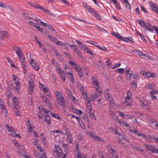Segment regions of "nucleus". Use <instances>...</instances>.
Masks as SVG:
<instances>
[{"instance_id": "obj_1", "label": "nucleus", "mask_w": 158, "mask_h": 158, "mask_svg": "<svg viewBox=\"0 0 158 158\" xmlns=\"http://www.w3.org/2000/svg\"><path fill=\"white\" fill-rule=\"evenodd\" d=\"M55 147L54 153H57L58 156L61 157L62 158H65L67 156L66 155L62 152V149L59 146L56 145H55Z\"/></svg>"}, {"instance_id": "obj_2", "label": "nucleus", "mask_w": 158, "mask_h": 158, "mask_svg": "<svg viewBox=\"0 0 158 158\" xmlns=\"http://www.w3.org/2000/svg\"><path fill=\"white\" fill-rule=\"evenodd\" d=\"M56 101L58 104L60 106H62L63 108L66 107V105L65 103L64 98L62 97V98L59 99H56Z\"/></svg>"}, {"instance_id": "obj_3", "label": "nucleus", "mask_w": 158, "mask_h": 158, "mask_svg": "<svg viewBox=\"0 0 158 158\" xmlns=\"http://www.w3.org/2000/svg\"><path fill=\"white\" fill-rule=\"evenodd\" d=\"M29 94H31L34 90V84L32 80L29 81Z\"/></svg>"}, {"instance_id": "obj_4", "label": "nucleus", "mask_w": 158, "mask_h": 158, "mask_svg": "<svg viewBox=\"0 0 158 158\" xmlns=\"http://www.w3.org/2000/svg\"><path fill=\"white\" fill-rule=\"evenodd\" d=\"M30 63L35 70L37 71L39 70V67L38 66V64H36V62L33 59L30 60Z\"/></svg>"}, {"instance_id": "obj_5", "label": "nucleus", "mask_w": 158, "mask_h": 158, "mask_svg": "<svg viewBox=\"0 0 158 158\" xmlns=\"http://www.w3.org/2000/svg\"><path fill=\"white\" fill-rule=\"evenodd\" d=\"M9 35L8 32L5 31H0V39L2 40L4 37L8 38Z\"/></svg>"}, {"instance_id": "obj_6", "label": "nucleus", "mask_w": 158, "mask_h": 158, "mask_svg": "<svg viewBox=\"0 0 158 158\" xmlns=\"http://www.w3.org/2000/svg\"><path fill=\"white\" fill-rule=\"evenodd\" d=\"M150 6L152 10L158 15V6L156 4L151 2H149Z\"/></svg>"}, {"instance_id": "obj_7", "label": "nucleus", "mask_w": 158, "mask_h": 158, "mask_svg": "<svg viewBox=\"0 0 158 158\" xmlns=\"http://www.w3.org/2000/svg\"><path fill=\"white\" fill-rule=\"evenodd\" d=\"M87 109L89 110V113L90 117L93 119H96V118L94 115V110H93L92 108H88Z\"/></svg>"}, {"instance_id": "obj_8", "label": "nucleus", "mask_w": 158, "mask_h": 158, "mask_svg": "<svg viewBox=\"0 0 158 158\" xmlns=\"http://www.w3.org/2000/svg\"><path fill=\"white\" fill-rule=\"evenodd\" d=\"M145 28L147 30L149 31L150 32H153L154 31V27L153 26H152L151 24L149 23H147Z\"/></svg>"}, {"instance_id": "obj_9", "label": "nucleus", "mask_w": 158, "mask_h": 158, "mask_svg": "<svg viewBox=\"0 0 158 158\" xmlns=\"http://www.w3.org/2000/svg\"><path fill=\"white\" fill-rule=\"evenodd\" d=\"M17 55H18V57H19V59L21 62H23L25 61L26 60L23 53L21 51V53L19 52V53Z\"/></svg>"}, {"instance_id": "obj_10", "label": "nucleus", "mask_w": 158, "mask_h": 158, "mask_svg": "<svg viewBox=\"0 0 158 158\" xmlns=\"http://www.w3.org/2000/svg\"><path fill=\"white\" fill-rule=\"evenodd\" d=\"M43 110L44 111V113H45L44 117L50 116V114H52V112L49 110H47L44 108H42Z\"/></svg>"}, {"instance_id": "obj_11", "label": "nucleus", "mask_w": 158, "mask_h": 158, "mask_svg": "<svg viewBox=\"0 0 158 158\" xmlns=\"http://www.w3.org/2000/svg\"><path fill=\"white\" fill-rule=\"evenodd\" d=\"M107 95H108V99L110 104V107L111 106H113L114 105L113 99L108 94H107Z\"/></svg>"}, {"instance_id": "obj_12", "label": "nucleus", "mask_w": 158, "mask_h": 158, "mask_svg": "<svg viewBox=\"0 0 158 158\" xmlns=\"http://www.w3.org/2000/svg\"><path fill=\"white\" fill-rule=\"evenodd\" d=\"M56 99H59L62 98V97H63L62 95V94L61 92H59L58 91H56Z\"/></svg>"}, {"instance_id": "obj_13", "label": "nucleus", "mask_w": 158, "mask_h": 158, "mask_svg": "<svg viewBox=\"0 0 158 158\" xmlns=\"http://www.w3.org/2000/svg\"><path fill=\"white\" fill-rule=\"evenodd\" d=\"M146 148V149H148V150L152 151V152L153 151V150L155 149V147L154 146H152L150 145H148V144H144Z\"/></svg>"}, {"instance_id": "obj_14", "label": "nucleus", "mask_w": 158, "mask_h": 158, "mask_svg": "<svg viewBox=\"0 0 158 158\" xmlns=\"http://www.w3.org/2000/svg\"><path fill=\"white\" fill-rule=\"evenodd\" d=\"M79 88L82 95H85L86 94V93L84 90V89L83 88L82 85H80L79 86Z\"/></svg>"}, {"instance_id": "obj_15", "label": "nucleus", "mask_w": 158, "mask_h": 158, "mask_svg": "<svg viewBox=\"0 0 158 158\" xmlns=\"http://www.w3.org/2000/svg\"><path fill=\"white\" fill-rule=\"evenodd\" d=\"M13 49L16 51L17 54H18L19 52L21 53V48L19 47H17V46L13 47Z\"/></svg>"}, {"instance_id": "obj_16", "label": "nucleus", "mask_w": 158, "mask_h": 158, "mask_svg": "<svg viewBox=\"0 0 158 158\" xmlns=\"http://www.w3.org/2000/svg\"><path fill=\"white\" fill-rule=\"evenodd\" d=\"M138 23H139V24H140L141 26L145 28L146 25V23L142 19L138 20Z\"/></svg>"}, {"instance_id": "obj_17", "label": "nucleus", "mask_w": 158, "mask_h": 158, "mask_svg": "<svg viewBox=\"0 0 158 158\" xmlns=\"http://www.w3.org/2000/svg\"><path fill=\"white\" fill-rule=\"evenodd\" d=\"M150 124L153 126L155 127L158 126V123L156 122L155 119H152L150 122Z\"/></svg>"}, {"instance_id": "obj_18", "label": "nucleus", "mask_w": 158, "mask_h": 158, "mask_svg": "<svg viewBox=\"0 0 158 158\" xmlns=\"http://www.w3.org/2000/svg\"><path fill=\"white\" fill-rule=\"evenodd\" d=\"M22 15L23 18L29 20L30 19H31V17L29 16L28 14L26 13H22Z\"/></svg>"}, {"instance_id": "obj_19", "label": "nucleus", "mask_w": 158, "mask_h": 158, "mask_svg": "<svg viewBox=\"0 0 158 158\" xmlns=\"http://www.w3.org/2000/svg\"><path fill=\"white\" fill-rule=\"evenodd\" d=\"M146 102V101H145V102H143V103H141V106L142 108L144 109H148V105L145 103V102Z\"/></svg>"}, {"instance_id": "obj_20", "label": "nucleus", "mask_w": 158, "mask_h": 158, "mask_svg": "<svg viewBox=\"0 0 158 158\" xmlns=\"http://www.w3.org/2000/svg\"><path fill=\"white\" fill-rule=\"evenodd\" d=\"M63 147L64 148V151L66 153L69 152V147L67 144L64 143L63 145Z\"/></svg>"}, {"instance_id": "obj_21", "label": "nucleus", "mask_w": 158, "mask_h": 158, "mask_svg": "<svg viewBox=\"0 0 158 158\" xmlns=\"http://www.w3.org/2000/svg\"><path fill=\"white\" fill-rule=\"evenodd\" d=\"M110 150L112 151L111 153L114 158L118 156L117 153L115 152L114 150L112 148H111Z\"/></svg>"}, {"instance_id": "obj_22", "label": "nucleus", "mask_w": 158, "mask_h": 158, "mask_svg": "<svg viewBox=\"0 0 158 158\" xmlns=\"http://www.w3.org/2000/svg\"><path fill=\"white\" fill-rule=\"evenodd\" d=\"M50 116L44 117V121L48 125H49L50 123Z\"/></svg>"}, {"instance_id": "obj_23", "label": "nucleus", "mask_w": 158, "mask_h": 158, "mask_svg": "<svg viewBox=\"0 0 158 158\" xmlns=\"http://www.w3.org/2000/svg\"><path fill=\"white\" fill-rule=\"evenodd\" d=\"M72 110L74 113L77 114H80L82 113V112L80 110H78L76 109L72 108Z\"/></svg>"}, {"instance_id": "obj_24", "label": "nucleus", "mask_w": 158, "mask_h": 158, "mask_svg": "<svg viewBox=\"0 0 158 158\" xmlns=\"http://www.w3.org/2000/svg\"><path fill=\"white\" fill-rule=\"evenodd\" d=\"M93 15L97 19L99 20L101 19V16L98 13L95 12V13Z\"/></svg>"}, {"instance_id": "obj_25", "label": "nucleus", "mask_w": 158, "mask_h": 158, "mask_svg": "<svg viewBox=\"0 0 158 158\" xmlns=\"http://www.w3.org/2000/svg\"><path fill=\"white\" fill-rule=\"evenodd\" d=\"M67 139L69 143H72V137L71 135L69 134L67 135Z\"/></svg>"}, {"instance_id": "obj_26", "label": "nucleus", "mask_w": 158, "mask_h": 158, "mask_svg": "<svg viewBox=\"0 0 158 158\" xmlns=\"http://www.w3.org/2000/svg\"><path fill=\"white\" fill-rule=\"evenodd\" d=\"M131 85L134 89H136L137 86V82L135 81H134L131 82Z\"/></svg>"}, {"instance_id": "obj_27", "label": "nucleus", "mask_w": 158, "mask_h": 158, "mask_svg": "<svg viewBox=\"0 0 158 158\" xmlns=\"http://www.w3.org/2000/svg\"><path fill=\"white\" fill-rule=\"evenodd\" d=\"M93 138L94 139H96L97 140L99 141L100 142H104V140L100 137L94 135L93 136Z\"/></svg>"}, {"instance_id": "obj_28", "label": "nucleus", "mask_w": 158, "mask_h": 158, "mask_svg": "<svg viewBox=\"0 0 158 158\" xmlns=\"http://www.w3.org/2000/svg\"><path fill=\"white\" fill-rule=\"evenodd\" d=\"M21 63L24 69V73H25L27 71V70L26 69L27 67V66L26 65V63L25 61Z\"/></svg>"}, {"instance_id": "obj_29", "label": "nucleus", "mask_w": 158, "mask_h": 158, "mask_svg": "<svg viewBox=\"0 0 158 158\" xmlns=\"http://www.w3.org/2000/svg\"><path fill=\"white\" fill-rule=\"evenodd\" d=\"M86 10L93 15L95 13V12L93 10L92 8L90 7L89 6Z\"/></svg>"}, {"instance_id": "obj_30", "label": "nucleus", "mask_w": 158, "mask_h": 158, "mask_svg": "<svg viewBox=\"0 0 158 158\" xmlns=\"http://www.w3.org/2000/svg\"><path fill=\"white\" fill-rule=\"evenodd\" d=\"M76 71L78 73V75L80 77H81L83 76V72L81 69V68L80 69H79L78 70H77Z\"/></svg>"}, {"instance_id": "obj_31", "label": "nucleus", "mask_w": 158, "mask_h": 158, "mask_svg": "<svg viewBox=\"0 0 158 158\" xmlns=\"http://www.w3.org/2000/svg\"><path fill=\"white\" fill-rule=\"evenodd\" d=\"M84 51L85 52L89 53L91 55H93V53L87 47H86L85 48Z\"/></svg>"}, {"instance_id": "obj_32", "label": "nucleus", "mask_w": 158, "mask_h": 158, "mask_svg": "<svg viewBox=\"0 0 158 158\" xmlns=\"http://www.w3.org/2000/svg\"><path fill=\"white\" fill-rule=\"evenodd\" d=\"M78 122L80 127L83 129H85V128L84 126V124L83 121L82 120H81L80 121H79Z\"/></svg>"}, {"instance_id": "obj_33", "label": "nucleus", "mask_w": 158, "mask_h": 158, "mask_svg": "<svg viewBox=\"0 0 158 158\" xmlns=\"http://www.w3.org/2000/svg\"><path fill=\"white\" fill-rule=\"evenodd\" d=\"M6 127L9 132H10L14 130L12 127L9 126L7 124L6 125Z\"/></svg>"}, {"instance_id": "obj_34", "label": "nucleus", "mask_w": 158, "mask_h": 158, "mask_svg": "<svg viewBox=\"0 0 158 158\" xmlns=\"http://www.w3.org/2000/svg\"><path fill=\"white\" fill-rule=\"evenodd\" d=\"M60 74V78L64 81H65V77L64 74V72H63V73L59 74Z\"/></svg>"}, {"instance_id": "obj_35", "label": "nucleus", "mask_w": 158, "mask_h": 158, "mask_svg": "<svg viewBox=\"0 0 158 158\" xmlns=\"http://www.w3.org/2000/svg\"><path fill=\"white\" fill-rule=\"evenodd\" d=\"M67 73L68 74H70L71 75V77L70 79V81L72 83H74V79L73 77V74L72 73Z\"/></svg>"}, {"instance_id": "obj_36", "label": "nucleus", "mask_w": 158, "mask_h": 158, "mask_svg": "<svg viewBox=\"0 0 158 158\" xmlns=\"http://www.w3.org/2000/svg\"><path fill=\"white\" fill-rule=\"evenodd\" d=\"M135 51H136V52L137 53H139V55L140 57H142V56H146V54H143L142 53V52L141 51H139L138 50H135Z\"/></svg>"}, {"instance_id": "obj_37", "label": "nucleus", "mask_w": 158, "mask_h": 158, "mask_svg": "<svg viewBox=\"0 0 158 158\" xmlns=\"http://www.w3.org/2000/svg\"><path fill=\"white\" fill-rule=\"evenodd\" d=\"M45 12L47 14H48V15H49L51 16H53L54 17H55L56 16V15H55L54 13L51 12L49 10H46Z\"/></svg>"}, {"instance_id": "obj_38", "label": "nucleus", "mask_w": 158, "mask_h": 158, "mask_svg": "<svg viewBox=\"0 0 158 158\" xmlns=\"http://www.w3.org/2000/svg\"><path fill=\"white\" fill-rule=\"evenodd\" d=\"M47 27L52 31H55L53 27L50 24H48L47 26Z\"/></svg>"}, {"instance_id": "obj_39", "label": "nucleus", "mask_w": 158, "mask_h": 158, "mask_svg": "<svg viewBox=\"0 0 158 158\" xmlns=\"http://www.w3.org/2000/svg\"><path fill=\"white\" fill-rule=\"evenodd\" d=\"M13 102L15 104H17V103H18V98L15 97H13Z\"/></svg>"}, {"instance_id": "obj_40", "label": "nucleus", "mask_w": 158, "mask_h": 158, "mask_svg": "<svg viewBox=\"0 0 158 158\" xmlns=\"http://www.w3.org/2000/svg\"><path fill=\"white\" fill-rule=\"evenodd\" d=\"M80 152L78 151V150L76 151L74 150V152L75 153H76V156L77 157H78L79 156H81L83 155V154H81L80 153Z\"/></svg>"}, {"instance_id": "obj_41", "label": "nucleus", "mask_w": 158, "mask_h": 158, "mask_svg": "<svg viewBox=\"0 0 158 158\" xmlns=\"http://www.w3.org/2000/svg\"><path fill=\"white\" fill-rule=\"evenodd\" d=\"M124 71V69L123 68H119L117 69L115 71L116 72H119L121 74H122L123 71Z\"/></svg>"}, {"instance_id": "obj_42", "label": "nucleus", "mask_w": 158, "mask_h": 158, "mask_svg": "<svg viewBox=\"0 0 158 158\" xmlns=\"http://www.w3.org/2000/svg\"><path fill=\"white\" fill-rule=\"evenodd\" d=\"M125 4L126 7L128 8L129 10H130L131 6H130V4H129V3L128 2V1H126V2H125Z\"/></svg>"}, {"instance_id": "obj_43", "label": "nucleus", "mask_w": 158, "mask_h": 158, "mask_svg": "<svg viewBox=\"0 0 158 158\" xmlns=\"http://www.w3.org/2000/svg\"><path fill=\"white\" fill-rule=\"evenodd\" d=\"M0 7H3L5 8H7L8 6L6 4H5L3 3L0 2Z\"/></svg>"}, {"instance_id": "obj_44", "label": "nucleus", "mask_w": 158, "mask_h": 158, "mask_svg": "<svg viewBox=\"0 0 158 158\" xmlns=\"http://www.w3.org/2000/svg\"><path fill=\"white\" fill-rule=\"evenodd\" d=\"M96 90L98 92L99 94H102V89L99 86V87H97V88Z\"/></svg>"}, {"instance_id": "obj_45", "label": "nucleus", "mask_w": 158, "mask_h": 158, "mask_svg": "<svg viewBox=\"0 0 158 158\" xmlns=\"http://www.w3.org/2000/svg\"><path fill=\"white\" fill-rule=\"evenodd\" d=\"M16 133V131L14 130L11 131V132H9L10 135L14 137H15V134Z\"/></svg>"}, {"instance_id": "obj_46", "label": "nucleus", "mask_w": 158, "mask_h": 158, "mask_svg": "<svg viewBox=\"0 0 158 158\" xmlns=\"http://www.w3.org/2000/svg\"><path fill=\"white\" fill-rule=\"evenodd\" d=\"M34 38L35 39V40L37 42V43L39 45V46L40 48H41L42 47V45L40 43V41H39L36 38V37L35 36H34Z\"/></svg>"}, {"instance_id": "obj_47", "label": "nucleus", "mask_w": 158, "mask_h": 158, "mask_svg": "<svg viewBox=\"0 0 158 158\" xmlns=\"http://www.w3.org/2000/svg\"><path fill=\"white\" fill-rule=\"evenodd\" d=\"M51 115L52 117L57 118V119H59V118H60V116H59L58 115L56 114L55 113H53L52 112V114H51Z\"/></svg>"}, {"instance_id": "obj_48", "label": "nucleus", "mask_w": 158, "mask_h": 158, "mask_svg": "<svg viewBox=\"0 0 158 158\" xmlns=\"http://www.w3.org/2000/svg\"><path fill=\"white\" fill-rule=\"evenodd\" d=\"M41 97L43 102H46L48 101L47 100V98L44 96L42 95L41 96Z\"/></svg>"}, {"instance_id": "obj_49", "label": "nucleus", "mask_w": 158, "mask_h": 158, "mask_svg": "<svg viewBox=\"0 0 158 158\" xmlns=\"http://www.w3.org/2000/svg\"><path fill=\"white\" fill-rule=\"evenodd\" d=\"M114 4L116 7L117 8H118L119 10H121L122 9L121 8L119 4L118 3L117 1L116 2V3H114Z\"/></svg>"}, {"instance_id": "obj_50", "label": "nucleus", "mask_w": 158, "mask_h": 158, "mask_svg": "<svg viewBox=\"0 0 158 158\" xmlns=\"http://www.w3.org/2000/svg\"><path fill=\"white\" fill-rule=\"evenodd\" d=\"M93 65L94 67H95L96 68H98L99 70L100 71H101V69L99 67V66L98 64L96 62H93Z\"/></svg>"}, {"instance_id": "obj_51", "label": "nucleus", "mask_w": 158, "mask_h": 158, "mask_svg": "<svg viewBox=\"0 0 158 158\" xmlns=\"http://www.w3.org/2000/svg\"><path fill=\"white\" fill-rule=\"evenodd\" d=\"M138 100L140 102L141 104L143 102H145V101L144 99L142 98L141 97H138Z\"/></svg>"}, {"instance_id": "obj_52", "label": "nucleus", "mask_w": 158, "mask_h": 158, "mask_svg": "<svg viewBox=\"0 0 158 158\" xmlns=\"http://www.w3.org/2000/svg\"><path fill=\"white\" fill-rule=\"evenodd\" d=\"M132 101H130L129 102L127 101H125L123 103L125 104L127 106H130L131 105V103Z\"/></svg>"}, {"instance_id": "obj_53", "label": "nucleus", "mask_w": 158, "mask_h": 158, "mask_svg": "<svg viewBox=\"0 0 158 158\" xmlns=\"http://www.w3.org/2000/svg\"><path fill=\"white\" fill-rule=\"evenodd\" d=\"M37 30L39 31L41 33H43L44 31V29L41 27H37Z\"/></svg>"}, {"instance_id": "obj_54", "label": "nucleus", "mask_w": 158, "mask_h": 158, "mask_svg": "<svg viewBox=\"0 0 158 158\" xmlns=\"http://www.w3.org/2000/svg\"><path fill=\"white\" fill-rule=\"evenodd\" d=\"M145 77L146 78H150L151 77V73L148 72L145 73Z\"/></svg>"}, {"instance_id": "obj_55", "label": "nucleus", "mask_w": 158, "mask_h": 158, "mask_svg": "<svg viewBox=\"0 0 158 158\" xmlns=\"http://www.w3.org/2000/svg\"><path fill=\"white\" fill-rule=\"evenodd\" d=\"M93 83L94 86H96L97 87H99V85L98 82V81H94V82H93Z\"/></svg>"}, {"instance_id": "obj_56", "label": "nucleus", "mask_w": 158, "mask_h": 158, "mask_svg": "<svg viewBox=\"0 0 158 158\" xmlns=\"http://www.w3.org/2000/svg\"><path fill=\"white\" fill-rule=\"evenodd\" d=\"M132 75L133 77L135 80L139 78L138 75L137 74H133Z\"/></svg>"}, {"instance_id": "obj_57", "label": "nucleus", "mask_w": 158, "mask_h": 158, "mask_svg": "<svg viewBox=\"0 0 158 158\" xmlns=\"http://www.w3.org/2000/svg\"><path fill=\"white\" fill-rule=\"evenodd\" d=\"M79 46L81 49L83 50H84L85 48H86V46L83 44L80 45Z\"/></svg>"}, {"instance_id": "obj_58", "label": "nucleus", "mask_w": 158, "mask_h": 158, "mask_svg": "<svg viewBox=\"0 0 158 158\" xmlns=\"http://www.w3.org/2000/svg\"><path fill=\"white\" fill-rule=\"evenodd\" d=\"M48 37L50 39V40L51 41H52L53 42V40L55 39V37L53 36H52L51 35H48Z\"/></svg>"}, {"instance_id": "obj_59", "label": "nucleus", "mask_w": 158, "mask_h": 158, "mask_svg": "<svg viewBox=\"0 0 158 158\" xmlns=\"http://www.w3.org/2000/svg\"><path fill=\"white\" fill-rule=\"evenodd\" d=\"M38 9L41 10L43 11L44 12H45L46 10V9L45 8L43 7L40 6L39 7H38Z\"/></svg>"}, {"instance_id": "obj_60", "label": "nucleus", "mask_w": 158, "mask_h": 158, "mask_svg": "<svg viewBox=\"0 0 158 158\" xmlns=\"http://www.w3.org/2000/svg\"><path fill=\"white\" fill-rule=\"evenodd\" d=\"M63 124V129L64 130L66 131L68 130V128L67 127V126L66 124V123L65 122H64Z\"/></svg>"}, {"instance_id": "obj_61", "label": "nucleus", "mask_w": 158, "mask_h": 158, "mask_svg": "<svg viewBox=\"0 0 158 158\" xmlns=\"http://www.w3.org/2000/svg\"><path fill=\"white\" fill-rule=\"evenodd\" d=\"M91 80L93 83V82H94V81H98V79L96 78V77L95 76H93Z\"/></svg>"}, {"instance_id": "obj_62", "label": "nucleus", "mask_w": 158, "mask_h": 158, "mask_svg": "<svg viewBox=\"0 0 158 158\" xmlns=\"http://www.w3.org/2000/svg\"><path fill=\"white\" fill-rule=\"evenodd\" d=\"M10 65L11 67L16 68V66L15 65L14 62L12 61L10 63Z\"/></svg>"}, {"instance_id": "obj_63", "label": "nucleus", "mask_w": 158, "mask_h": 158, "mask_svg": "<svg viewBox=\"0 0 158 158\" xmlns=\"http://www.w3.org/2000/svg\"><path fill=\"white\" fill-rule=\"evenodd\" d=\"M76 53L77 54L78 56L80 57V58H82V55L81 54V53L79 51L76 52Z\"/></svg>"}, {"instance_id": "obj_64", "label": "nucleus", "mask_w": 158, "mask_h": 158, "mask_svg": "<svg viewBox=\"0 0 158 158\" xmlns=\"http://www.w3.org/2000/svg\"><path fill=\"white\" fill-rule=\"evenodd\" d=\"M82 4L83 6L86 9L89 6L87 5V3L85 2H83Z\"/></svg>"}]
</instances>
